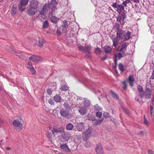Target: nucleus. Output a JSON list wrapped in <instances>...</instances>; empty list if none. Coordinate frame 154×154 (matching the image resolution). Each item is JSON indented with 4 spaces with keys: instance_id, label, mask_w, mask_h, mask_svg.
<instances>
[{
    "instance_id": "obj_4",
    "label": "nucleus",
    "mask_w": 154,
    "mask_h": 154,
    "mask_svg": "<svg viewBox=\"0 0 154 154\" xmlns=\"http://www.w3.org/2000/svg\"><path fill=\"white\" fill-rule=\"evenodd\" d=\"M78 48L79 50L84 51L86 53V56L88 57H91L90 51L92 48L91 46H80L78 47Z\"/></svg>"
},
{
    "instance_id": "obj_24",
    "label": "nucleus",
    "mask_w": 154,
    "mask_h": 154,
    "mask_svg": "<svg viewBox=\"0 0 154 154\" xmlns=\"http://www.w3.org/2000/svg\"><path fill=\"white\" fill-rule=\"evenodd\" d=\"M144 94V93H140L139 94L137 95L135 98V100L140 103L141 101V99Z\"/></svg>"
},
{
    "instance_id": "obj_52",
    "label": "nucleus",
    "mask_w": 154,
    "mask_h": 154,
    "mask_svg": "<svg viewBox=\"0 0 154 154\" xmlns=\"http://www.w3.org/2000/svg\"><path fill=\"white\" fill-rule=\"evenodd\" d=\"M122 84L123 86V89L124 90L126 89L127 88V86L125 82H122Z\"/></svg>"
},
{
    "instance_id": "obj_51",
    "label": "nucleus",
    "mask_w": 154,
    "mask_h": 154,
    "mask_svg": "<svg viewBox=\"0 0 154 154\" xmlns=\"http://www.w3.org/2000/svg\"><path fill=\"white\" fill-rule=\"evenodd\" d=\"M144 124L146 126H148L149 125V122L147 121V119H146L145 116L144 115Z\"/></svg>"
},
{
    "instance_id": "obj_23",
    "label": "nucleus",
    "mask_w": 154,
    "mask_h": 154,
    "mask_svg": "<svg viewBox=\"0 0 154 154\" xmlns=\"http://www.w3.org/2000/svg\"><path fill=\"white\" fill-rule=\"evenodd\" d=\"M104 119L103 118H102L100 119H94L92 123L95 125H99L103 121Z\"/></svg>"
},
{
    "instance_id": "obj_47",
    "label": "nucleus",
    "mask_w": 154,
    "mask_h": 154,
    "mask_svg": "<svg viewBox=\"0 0 154 154\" xmlns=\"http://www.w3.org/2000/svg\"><path fill=\"white\" fill-rule=\"evenodd\" d=\"M119 68L121 71H123L124 70L125 67L122 64L120 63L119 65Z\"/></svg>"
},
{
    "instance_id": "obj_16",
    "label": "nucleus",
    "mask_w": 154,
    "mask_h": 154,
    "mask_svg": "<svg viewBox=\"0 0 154 154\" xmlns=\"http://www.w3.org/2000/svg\"><path fill=\"white\" fill-rule=\"evenodd\" d=\"M57 2L56 0H52L48 4V7L50 9H53L56 8Z\"/></svg>"
},
{
    "instance_id": "obj_10",
    "label": "nucleus",
    "mask_w": 154,
    "mask_h": 154,
    "mask_svg": "<svg viewBox=\"0 0 154 154\" xmlns=\"http://www.w3.org/2000/svg\"><path fill=\"white\" fill-rule=\"evenodd\" d=\"M61 136L63 141L64 142L69 140L70 138L71 135L69 134L63 133L61 134Z\"/></svg>"
},
{
    "instance_id": "obj_64",
    "label": "nucleus",
    "mask_w": 154,
    "mask_h": 154,
    "mask_svg": "<svg viewBox=\"0 0 154 154\" xmlns=\"http://www.w3.org/2000/svg\"><path fill=\"white\" fill-rule=\"evenodd\" d=\"M134 2H135L136 3H139V0H132Z\"/></svg>"
},
{
    "instance_id": "obj_13",
    "label": "nucleus",
    "mask_w": 154,
    "mask_h": 154,
    "mask_svg": "<svg viewBox=\"0 0 154 154\" xmlns=\"http://www.w3.org/2000/svg\"><path fill=\"white\" fill-rule=\"evenodd\" d=\"M38 3L39 2L37 0H32L30 2L29 7L36 9L38 6Z\"/></svg>"
},
{
    "instance_id": "obj_46",
    "label": "nucleus",
    "mask_w": 154,
    "mask_h": 154,
    "mask_svg": "<svg viewBox=\"0 0 154 154\" xmlns=\"http://www.w3.org/2000/svg\"><path fill=\"white\" fill-rule=\"evenodd\" d=\"M137 89L138 90L139 93H143V92H142L143 91V89L141 86L140 85H139L137 86Z\"/></svg>"
},
{
    "instance_id": "obj_40",
    "label": "nucleus",
    "mask_w": 154,
    "mask_h": 154,
    "mask_svg": "<svg viewBox=\"0 0 154 154\" xmlns=\"http://www.w3.org/2000/svg\"><path fill=\"white\" fill-rule=\"evenodd\" d=\"M122 110L126 114H129L130 113V112L129 110L127 109L126 108L123 106H121Z\"/></svg>"
},
{
    "instance_id": "obj_56",
    "label": "nucleus",
    "mask_w": 154,
    "mask_h": 154,
    "mask_svg": "<svg viewBox=\"0 0 154 154\" xmlns=\"http://www.w3.org/2000/svg\"><path fill=\"white\" fill-rule=\"evenodd\" d=\"M48 94L49 95H51L52 93V90L50 89H48L47 91Z\"/></svg>"
},
{
    "instance_id": "obj_21",
    "label": "nucleus",
    "mask_w": 154,
    "mask_h": 154,
    "mask_svg": "<svg viewBox=\"0 0 154 154\" xmlns=\"http://www.w3.org/2000/svg\"><path fill=\"white\" fill-rule=\"evenodd\" d=\"M11 14L12 16L15 15L17 12V6L15 4L12 5L11 11Z\"/></svg>"
},
{
    "instance_id": "obj_2",
    "label": "nucleus",
    "mask_w": 154,
    "mask_h": 154,
    "mask_svg": "<svg viewBox=\"0 0 154 154\" xmlns=\"http://www.w3.org/2000/svg\"><path fill=\"white\" fill-rule=\"evenodd\" d=\"M20 121L18 119H16L13 122L14 126L18 131H20L23 128V121L22 119H20Z\"/></svg>"
},
{
    "instance_id": "obj_61",
    "label": "nucleus",
    "mask_w": 154,
    "mask_h": 154,
    "mask_svg": "<svg viewBox=\"0 0 154 154\" xmlns=\"http://www.w3.org/2000/svg\"><path fill=\"white\" fill-rule=\"evenodd\" d=\"M152 105H154V96H153V97L152 99V103L150 104Z\"/></svg>"
},
{
    "instance_id": "obj_26",
    "label": "nucleus",
    "mask_w": 154,
    "mask_h": 154,
    "mask_svg": "<svg viewBox=\"0 0 154 154\" xmlns=\"http://www.w3.org/2000/svg\"><path fill=\"white\" fill-rule=\"evenodd\" d=\"M51 15L49 18L50 20L54 23H56L58 20L59 19L54 15Z\"/></svg>"
},
{
    "instance_id": "obj_48",
    "label": "nucleus",
    "mask_w": 154,
    "mask_h": 154,
    "mask_svg": "<svg viewBox=\"0 0 154 154\" xmlns=\"http://www.w3.org/2000/svg\"><path fill=\"white\" fill-rule=\"evenodd\" d=\"M83 99V98L82 97H79L77 99V102L79 104H82Z\"/></svg>"
},
{
    "instance_id": "obj_11",
    "label": "nucleus",
    "mask_w": 154,
    "mask_h": 154,
    "mask_svg": "<svg viewBox=\"0 0 154 154\" xmlns=\"http://www.w3.org/2000/svg\"><path fill=\"white\" fill-rule=\"evenodd\" d=\"M97 154H103V151L102 145L100 143H98L95 149Z\"/></svg>"
},
{
    "instance_id": "obj_58",
    "label": "nucleus",
    "mask_w": 154,
    "mask_h": 154,
    "mask_svg": "<svg viewBox=\"0 0 154 154\" xmlns=\"http://www.w3.org/2000/svg\"><path fill=\"white\" fill-rule=\"evenodd\" d=\"M152 89L151 88H146V92H151Z\"/></svg>"
},
{
    "instance_id": "obj_42",
    "label": "nucleus",
    "mask_w": 154,
    "mask_h": 154,
    "mask_svg": "<svg viewBox=\"0 0 154 154\" xmlns=\"http://www.w3.org/2000/svg\"><path fill=\"white\" fill-rule=\"evenodd\" d=\"M103 116L105 118H107L111 117L109 113L106 112H104L103 113Z\"/></svg>"
},
{
    "instance_id": "obj_32",
    "label": "nucleus",
    "mask_w": 154,
    "mask_h": 154,
    "mask_svg": "<svg viewBox=\"0 0 154 154\" xmlns=\"http://www.w3.org/2000/svg\"><path fill=\"white\" fill-rule=\"evenodd\" d=\"M69 26V24L66 20H64L63 22V24L61 26V28L63 30H65L66 28H67Z\"/></svg>"
},
{
    "instance_id": "obj_63",
    "label": "nucleus",
    "mask_w": 154,
    "mask_h": 154,
    "mask_svg": "<svg viewBox=\"0 0 154 154\" xmlns=\"http://www.w3.org/2000/svg\"><path fill=\"white\" fill-rule=\"evenodd\" d=\"M151 78L152 79H154V71H153L152 74L151 76Z\"/></svg>"
},
{
    "instance_id": "obj_55",
    "label": "nucleus",
    "mask_w": 154,
    "mask_h": 154,
    "mask_svg": "<svg viewBox=\"0 0 154 154\" xmlns=\"http://www.w3.org/2000/svg\"><path fill=\"white\" fill-rule=\"evenodd\" d=\"M6 49L8 50V51L9 52H11L12 53V51L11 50V48L9 47V46H7L6 47Z\"/></svg>"
},
{
    "instance_id": "obj_30",
    "label": "nucleus",
    "mask_w": 154,
    "mask_h": 154,
    "mask_svg": "<svg viewBox=\"0 0 154 154\" xmlns=\"http://www.w3.org/2000/svg\"><path fill=\"white\" fill-rule=\"evenodd\" d=\"M45 41L43 38H38V45L40 47H42L43 44L45 42Z\"/></svg>"
},
{
    "instance_id": "obj_27",
    "label": "nucleus",
    "mask_w": 154,
    "mask_h": 154,
    "mask_svg": "<svg viewBox=\"0 0 154 154\" xmlns=\"http://www.w3.org/2000/svg\"><path fill=\"white\" fill-rule=\"evenodd\" d=\"M91 103L90 100L87 98H83V103L86 107L89 106Z\"/></svg>"
},
{
    "instance_id": "obj_9",
    "label": "nucleus",
    "mask_w": 154,
    "mask_h": 154,
    "mask_svg": "<svg viewBox=\"0 0 154 154\" xmlns=\"http://www.w3.org/2000/svg\"><path fill=\"white\" fill-rule=\"evenodd\" d=\"M128 45V43L124 42L122 45L119 51L121 52L122 53L123 55H126V53L127 50L126 48Z\"/></svg>"
},
{
    "instance_id": "obj_28",
    "label": "nucleus",
    "mask_w": 154,
    "mask_h": 154,
    "mask_svg": "<svg viewBox=\"0 0 154 154\" xmlns=\"http://www.w3.org/2000/svg\"><path fill=\"white\" fill-rule=\"evenodd\" d=\"M104 51L106 53H110L111 52L112 48L109 46L106 45L103 47Z\"/></svg>"
},
{
    "instance_id": "obj_15",
    "label": "nucleus",
    "mask_w": 154,
    "mask_h": 154,
    "mask_svg": "<svg viewBox=\"0 0 154 154\" xmlns=\"http://www.w3.org/2000/svg\"><path fill=\"white\" fill-rule=\"evenodd\" d=\"M29 60L34 62H37L41 60L42 58L41 57L35 55H32L29 58Z\"/></svg>"
},
{
    "instance_id": "obj_34",
    "label": "nucleus",
    "mask_w": 154,
    "mask_h": 154,
    "mask_svg": "<svg viewBox=\"0 0 154 154\" xmlns=\"http://www.w3.org/2000/svg\"><path fill=\"white\" fill-rule=\"evenodd\" d=\"M54 99L56 102L59 103L60 102L61 98L60 96L57 95L54 97Z\"/></svg>"
},
{
    "instance_id": "obj_19",
    "label": "nucleus",
    "mask_w": 154,
    "mask_h": 154,
    "mask_svg": "<svg viewBox=\"0 0 154 154\" xmlns=\"http://www.w3.org/2000/svg\"><path fill=\"white\" fill-rule=\"evenodd\" d=\"M121 37H118L117 35L116 37L112 36L111 37L113 43V46L116 47L118 44V42L119 41V38Z\"/></svg>"
},
{
    "instance_id": "obj_45",
    "label": "nucleus",
    "mask_w": 154,
    "mask_h": 154,
    "mask_svg": "<svg viewBox=\"0 0 154 154\" xmlns=\"http://www.w3.org/2000/svg\"><path fill=\"white\" fill-rule=\"evenodd\" d=\"M122 14L118 16L117 18V21L118 22L120 23L121 24V20H122Z\"/></svg>"
},
{
    "instance_id": "obj_50",
    "label": "nucleus",
    "mask_w": 154,
    "mask_h": 154,
    "mask_svg": "<svg viewBox=\"0 0 154 154\" xmlns=\"http://www.w3.org/2000/svg\"><path fill=\"white\" fill-rule=\"evenodd\" d=\"M151 95V93L148 92H146V98H150Z\"/></svg>"
},
{
    "instance_id": "obj_36",
    "label": "nucleus",
    "mask_w": 154,
    "mask_h": 154,
    "mask_svg": "<svg viewBox=\"0 0 154 154\" xmlns=\"http://www.w3.org/2000/svg\"><path fill=\"white\" fill-rule=\"evenodd\" d=\"M111 95L112 97L116 99H117L119 98L118 96L112 91H110Z\"/></svg>"
},
{
    "instance_id": "obj_20",
    "label": "nucleus",
    "mask_w": 154,
    "mask_h": 154,
    "mask_svg": "<svg viewBox=\"0 0 154 154\" xmlns=\"http://www.w3.org/2000/svg\"><path fill=\"white\" fill-rule=\"evenodd\" d=\"M126 55H123L122 53H118L115 55V59L114 60L115 63L117 64V60L120 59L122 57L125 56Z\"/></svg>"
},
{
    "instance_id": "obj_1",
    "label": "nucleus",
    "mask_w": 154,
    "mask_h": 154,
    "mask_svg": "<svg viewBox=\"0 0 154 154\" xmlns=\"http://www.w3.org/2000/svg\"><path fill=\"white\" fill-rule=\"evenodd\" d=\"M117 35L119 37H124V39L123 41H127L131 37V33L129 31H128L126 32L125 31L121 30H118L117 32Z\"/></svg>"
},
{
    "instance_id": "obj_6",
    "label": "nucleus",
    "mask_w": 154,
    "mask_h": 154,
    "mask_svg": "<svg viewBox=\"0 0 154 154\" xmlns=\"http://www.w3.org/2000/svg\"><path fill=\"white\" fill-rule=\"evenodd\" d=\"M112 6L114 8H117L116 11L117 12L120 14L122 11H125V6L123 5V3L122 4H119L116 2L113 3Z\"/></svg>"
},
{
    "instance_id": "obj_29",
    "label": "nucleus",
    "mask_w": 154,
    "mask_h": 154,
    "mask_svg": "<svg viewBox=\"0 0 154 154\" xmlns=\"http://www.w3.org/2000/svg\"><path fill=\"white\" fill-rule=\"evenodd\" d=\"M134 80L133 76L132 75H130L128 78V82L131 86L132 87L133 86V82Z\"/></svg>"
},
{
    "instance_id": "obj_54",
    "label": "nucleus",
    "mask_w": 154,
    "mask_h": 154,
    "mask_svg": "<svg viewBox=\"0 0 154 154\" xmlns=\"http://www.w3.org/2000/svg\"><path fill=\"white\" fill-rule=\"evenodd\" d=\"M46 135L47 137L49 138H51L52 137V135L51 133H50L49 132H48L46 133Z\"/></svg>"
},
{
    "instance_id": "obj_35",
    "label": "nucleus",
    "mask_w": 154,
    "mask_h": 154,
    "mask_svg": "<svg viewBox=\"0 0 154 154\" xmlns=\"http://www.w3.org/2000/svg\"><path fill=\"white\" fill-rule=\"evenodd\" d=\"M73 128V125L71 123H69L66 125V129L68 130H72Z\"/></svg>"
},
{
    "instance_id": "obj_7",
    "label": "nucleus",
    "mask_w": 154,
    "mask_h": 154,
    "mask_svg": "<svg viewBox=\"0 0 154 154\" xmlns=\"http://www.w3.org/2000/svg\"><path fill=\"white\" fill-rule=\"evenodd\" d=\"M49 129L51 131L54 137H55V133H62L64 131V129L61 127L59 128L56 126H54L53 128L49 127Z\"/></svg>"
},
{
    "instance_id": "obj_57",
    "label": "nucleus",
    "mask_w": 154,
    "mask_h": 154,
    "mask_svg": "<svg viewBox=\"0 0 154 154\" xmlns=\"http://www.w3.org/2000/svg\"><path fill=\"white\" fill-rule=\"evenodd\" d=\"M89 81L88 79H85L84 81L83 82L84 84H88L89 83Z\"/></svg>"
},
{
    "instance_id": "obj_5",
    "label": "nucleus",
    "mask_w": 154,
    "mask_h": 154,
    "mask_svg": "<svg viewBox=\"0 0 154 154\" xmlns=\"http://www.w3.org/2000/svg\"><path fill=\"white\" fill-rule=\"evenodd\" d=\"M48 6V4H45L43 6V8L40 11L39 14L41 15V17L43 19H45L46 18V14L48 11L49 8Z\"/></svg>"
},
{
    "instance_id": "obj_3",
    "label": "nucleus",
    "mask_w": 154,
    "mask_h": 154,
    "mask_svg": "<svg viewBox=\"0 0 154 154\" xmlns=\"http://www.w3.org/2000/svg\"><path fill=\"white\" fill-rule=\"evenodd\" d=\"M91 135H93L92 134V128H89L86 130L84 133L83 139L84 141H86Z\"/></svg>"
},
{
    "instance_id": "obj_62",
    "label": "nucleus",
    "mask_w": 154,
    "mask_h": 154,
    "mask_svg": "<svg viewBox=\"0 0 154 154\" xmlns=\"http://www.w3.org/2000/svg\"><path fill=\"white\" fill-rule=\"evenodd\" d=\"M140 133L142 135H145L146 134V133L144 131H140Z\"/></svg>"
},
{
    "instance_id": "obj_22",
    "label": "nucleus",
    "mask_w": 154,
    "mask_h": 154,
    "mask_svg": "<svg viewBox=\"0 0 154 154\" xmlns=\"http://www.w3.org/2000/svg\"><path fill=\"white\" fill-rule=\"evenodd\" d=\"M27 67L28 69H30L33 75H34L35 74V72L34 68L32 67V63H31L29 62L27 64Z\"/></svg>"
},
{
    "instance_id": "obj_8",
    "label": "nucleus",
    "mask_w": 154,
    "mask_h": 154,
    "mask_svg": "<svg viewBox=\"0 0 154 154\" xmlns=\"http://www.w3.org/2000/svg\"><path fill=\"white\" fill-rule=\"evenodd\" d=\"M29 1V0H20L19 4V10L22 12L25 8V6L26 5Z\"/></svg>"
},
{
    "instance_id": "obj_17",
    "label": "nucleus",
    "mask_w": 154,
    "mask_h": 154,
    "mask_svg": "<svg viewBox=\"0 0 154 154\" xmlns=\"http://www.w3.org/2000/svg\"><path fill=\"white\" fill-rule=\"evenodd\" d=\"M69 113V112L68 110H66L63 109H62L60 111V114L61 116L63 117H67L68 116Z\"/></svg>"
},
{
    "instance_id": "obj_39",
    "label": "nucleus",
    "mask_w": 154,
    "mask_h": 154,
    "mask_svg": "<svg viewBox=\"0 0 154 154\" xmlns=\"http://www.w3.org/2000/svg\"><path fill=\"white\" fill-rule=\"evenodd\" d=\"M122 21L121 23V24L123 25L124 23H125V18L126 16L125 14L123 13L122 14Z\"/></svg>"
},
{
    "instance_id": "obj_44",
    "label": "nucleus",
    "mask_w": 154,
    "mask_h": 154,
    "mask_svg": "<svg viewBox=\"0 0 154 154\" xmlns=\"http://www.w3.org/2000/svg\"><path fill=\"white\" fill-rule=\"evenodd\" d=\"M96 116L98 118H100L102 116V113L100 111H97L95 113Z\"/></svg>"
},
{
    "instance_id": "obj_49",
    "label": "nucleus",
    "mask_w": 154,
    "mask_h": 154,
    "mask_svg": "<svg viewBox=\"0 0 154 154\" xmlns=\"http://www.w3.org/2000/svg\"><path fill=\"white\" fill-rule=\"evenodd\" d=\"M154 105H153L152 104H150V115L152 116L153 113V109L154 108Z\"/></svg>"
},
{
    "instance_id": "obj_25",
    "label": "nucleus",
    "mask_w": 154,
    "mask_h": 154,
    "mask_svg": "<svg viewBox=\"0 0 154 154\" xmlns=\"http://www.w3.org/2000/svg\"><path fill=\"white\" fill-rule=\"evenodd\" d=\"M36 9L35 8H32L29 7V8L28 9L27 13L30 15H34L35 14L36 12Z\"/></svg>"
},
{
    "instance_id": "obj_33",
    "label": "nucleus",
    "mask_w": 154,
    "mask_h": 154,
    "mask_svg": "<svg viewBox=\"0 0 154 154\" xmlns=\"http://www.w3.org/2000/svg\"><path fill=\"white\" fill-rule=\"evenodd\" d=\"M49 26L48 22L47 20H45L43 21L42 23V28L43 29L47 28Z\"/></svg>"
},
{
    "instance_id": "obj_59",
    "label": "nucleus",
    "mask_w": 154,
    "mask_h": 154,
    "mask_svg": "<svg viewBox=\"0 0 154 154\" xmlns=\"http://www.w3.org/2000/svg\"><path fill=\"white\" fill-rule=\"evenodd\" d=\"M57 35H60L61 34V32L59 30H57Z\"/></svg>"
},
{
    "instance_id": "obj_18",
    "label": "nucleus",
    "mask_w": 154,
    "mask_h": 154,
    "mask_svg": "<svg viewBox=\"0 0 154 154\" xmlns=\"http://www.w3.org/2000/svg\"><path fill=\"white\" fill-rule=\"evenodd\" d=\"M60 147L62 149L67 152H69L71 151L70 149L66 143L61 144Z\"/></svg>"
},
{
    "instance_id": "obj_12",
    "label": "nucleus",
    "mask_w": 154,
    "mask_h": 154,
    "mask_svg": "<svg viewBox=\"0 0 154 154\" xmlns=\"http://www.w3.org/2000/svg\"><path fill=\"white\" fill-rule=\"evenodd\" d=\"M78 110L81 115H85L87 113V109L85 106H81L78 107Z\"/></svg>"
},
{
    "instance_id": "obj_43",
    "label": "nucleus",
    "mask_w": 154,
    "mask_h": 154,
    "mask_svg": "<svg viewBox=\"0 0 154 154\" xmlns=\"http://www.w3.org/2000/svg\"><path fill=\"white\" fill-rule=\"evenodd\" d=\"M60 89L62 91H65L68 89V88L66 85H64L61 86Z\"/></svg>"
},
{
    "instance_id": "obj_31",
    "label": "nucleus",
    "mask_w": 154,
    "mask_h": 154,
    "mask_svg": "<svg viewBox=\"0 0 154 154\" xmlns=\"http://www.w3.org/2000/svg\"><path fill=\"white\" fill-rule=\"evenodd\" d=\"M64 102V104H63V106H64V107L68 109L69 110L71 109L72 105L70 106L69 105L68 103L67 102L66 100H63Z\"/></svg>"
},
{
    "instance_id": "obj_38",
    "label": "nucleus",
    "mask_w": 154,
    "mask_h": 154,
    "mask_svg": "<svg viewBox=\"0 0 154 154\" xmlns=\"http://www.w3.org/2000/svg\"><path fill=\"white\" fill-rule=\"evenodd\" d=\"M94 109L96 111H100L102 109V108L99 106L98 104H96L94 106Z\"/></svg>"
},
{
    "instance_id": "obj_53",
    "label": "nucleus",
    "mask_w": 154,
    "mask_h": 154,
    "mask_svg": "<svg viewBox=\"0 0 154 154\" xmlns=\"http://www.w3.org/2000/svg\"><path fill=\"white\" fill-rule=\"evenodd\" d=\"M48 103L51 105H53L54 104V102L53 100L51 99H50L48 100Z\"/></svg>"
},
{
    "instance_id": "obj_37",
    "label": "nucleus",
    "mask_w": 154,
    "mask_h": 154,
    "mask_svg": "<svg viewBox=\"0 0 154 154\" xmlns=\"http://www.w3.org/2000/svg\"><path fill=\"white\" fill-rule=\"evenodd\" d=\"M57 9L56 8L53 9H51L49 11V14L51 15H54L56 14L57 12L56 11Z\"/></svg>"
},
{
    "instance_id": "obj_14",
    "label": "nucleus",
    "mask_w": 154,
    "mask_h": 154,
    "mask_svg": "<svg viewBox=\"0 0 154 154\" xmlns=\"http://www.w3.org/2000/svg\"><path fill=\"white\" fill-rule=\"evenodd\" d=\"M75 126L79 131H82L85 129V124L82 122H77Z\"/></svg>"
},
{
    "instance_id": "obj_41",
    "label": "nucleus",
    "mask_w": 154,
    "mask_h": 154,
    "mask_svg": "<svg viewBox=\"0 0 154 154\" xmlns=\"http://www.w3.org/2000/svg\"><path fill=\"white\" fill-rule=\"evenodd\" d=\"M101 52V51L99 48L97 47L95 49V53L97 55L100 54Z\"/></svg>"
},
{
    "instance_id": "obj_60",
    "label": "nucleus",
    "mask_w": 154,
    "mask_h": 154,
    "mask_svg": "<svg viewBox=\"0 0 154 154\" xmlns=\"http://www.w3.org/2000/svg\"><path fill=\"white\" fill-rule=\"evenodd\" d=\"M148 152V154H153V152L151 150H149Z\"/></svg>"
}]
</instances>
